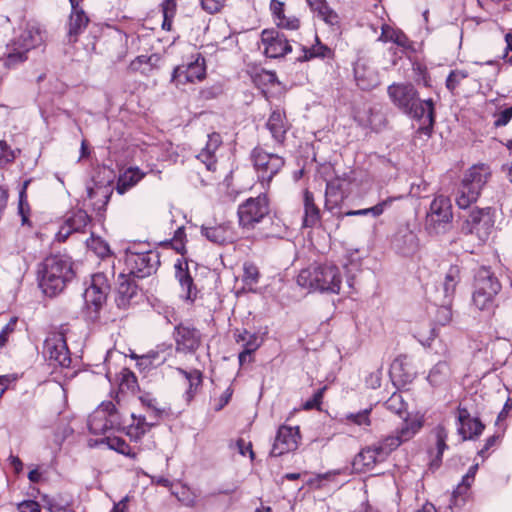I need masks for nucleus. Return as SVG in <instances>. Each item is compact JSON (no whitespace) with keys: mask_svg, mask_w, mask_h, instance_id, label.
<instances>
[{"mask_svg":"<svg viewBox=\"0 0 512 512\" xmlns=\"http://www.w3.org/2000/svg\"><path fill=\"white\" fill-rule=\"evenodd\" d=\"M370 413L371 409H364L356 413H349L346 415V421L348 424H354L362 428L370 426Z\"/></svg>","mask_w":512,"mask_h":512,"instance_id":"51","label":"nucleus"},{"mask_svg":"<svg viewBox=\"0 0 512 512\" xmlns=\"http://www.w3.org/2000/svg\"><path fill=\"white\" fill-rule=\"evenodd\" d=\"M269 214V198L266 193L249 197L237 209L239 225L244 229H254Z\"/></svg>","mask_w":512,"mask_h":512,"instance_id":"12","label":"nucleus"},{"mask_svg":"<svg viewBox=\"0 0 512 512\" xmlns=\"http://www.w3.org/2000/svg\"><path fill=\"white\" fill-rule=\"evenodd\" d=\"M387 95L394 107L415 122H422L423 111L437 105L432 97L422 99L418 89L409 81L391 83L387 87Z\"/></svg>","mask_w":512,"mask_h":512,"instance_id":"3","label":"nucleus"},{"mask_svg":"<svg viewBox=\"0 0 512 512\" xmlns=\"http://www.w3.org/2000/svg\"><path fill=\"white\" fill-rule=\"evenodd\" d=\"M18 322L17 317H12L9 322L2 328L0 332V348L7 343L9 336L15 331Z\"/></svg>","mask_w":512,"mask_h":512,"instance_id":"63","label":"nucleus"},{"mask_svg":"<svg viewBox=\"0 0 512 512\" xmlns=\"http://www.w3.org/2000/svg\"><path fill=\"white\" fill-rule=\"evenodd\" d=\"M250 340L248 343L243 344L244 349L242 352L239 353L238 360L240 366H242L246 362L251 361V355L254 351H256L260 343L258 341V336H250Z\"/></svg>","mask_w":512,"mask_h":512,"instance_id":"56","label":"nucleus"},{"mask_svg":"<svg viewBox=\"0 0 512 512\" xmlns=\"http://www.w3.org/2000/svg\"><path fill=\"white\" fill-rule=\"evenodd\" d=\"M141 403L149 410V417L157 421L163 413V410L158 407L157 400L150 394H144L140 397Z\"/></svg>","mask_w":512,"mask_h":512,"instance_id":"52","label":"nucleus"},{"mask_svg":"<svg viewBox=\"0 0 512 512\" xmlns=\"http://www.w3.org/2000/svg\"><path fill=\"white\" fill-rule=\"evenodd\" d=\"M299 47L303 54L295 59V63H305L313 59H331L335 55L327 44L323 45V50L322 48H312V46L307 47L303 44H300Z\"/></svg>","mask_w":512,"mask_h":512,"instance_id":"36","label":"nucleus"},{"mask_svg":"<svg viewBox=\"0 0 512 512\" xmlns=\"http://www.w3.org/2000/svg\"><path fill=\"white\" fill-rule=\"evenodd\" d=\"M390 42L402 48L403 52L416 54L415 43L401 29H392V38Z\"/></svg>","mask_w":512,"mask_h":512,"instance_id":"45","label":"nucleus"},{"mask_svg":"<svg viewBox=\"0 0 512 512\" xmlns=\"http://www.w3.org/2000/svg\"><path fill=\"white\" fill-rule=\"evenodd\" d=\"M43 507L49 512H66L72 506L73 499L71 496L59 493L53 496L44 494L41 497Z\"/></svg>","mask_w":512,"mask_h":512,"instance_id":"35","label":"nucleus"},{"mask_svg":"<svg viewBox=\"0 0 512 512\" xmlns=\"http://www.w3.org/2000/svg\"><path fill=\"white\" fill-rule=\"evenodd\" d=\"M403 198H404L403 195H393V196H388V197L378 201L374 205V208L376 210L377 216L378 217L381 216L388 208H390L392 206V204L395 201L401 200Z\"/></svg>","mask_w":512,"mask_h":512,"instance_id":"62","label":"nucleus"},{"mask_svg":"<svg viewBox=\"0 0 512 512\" xmlns=\"http://www.w3.org/2000/svg\"><path fill=\"white\" fill-rule=\"evenodd\" d=\"M201 235L213 244L223 245L228 242L227 231L223 225L214 227L201 226Z\"/></svg>","mask_w":512,"mask_h":512,"instance_id":"41","label":"nucleus"},{"mask_svg":"<svg viewBox=\"0 0 512 512\" xmlns=\"http://www.w3.org/2000/svg\"><path fill=\"white\" fill-rule=\"evenodd\" d=\"M277 29H285L290 31H295L300 28V19L296 16H284L276 23Z\"/></svg>","mask_w":512,"mask_h":512,"instance_id":"61","label":"nucleus"},{"mask_svg":"<svg viewBox=\"0 0 512 512\" xmlns=\"http://www.w3.org/2000/svg\"><path fill=\"white\" fill-rule=\"evenodd\" d=\"M321 220V211L315 203L314 194L309 189L303 190L302 227L313 228Z\"/></svg>","mask_w":512,"mask_h":512,"instance_id":"29","label":"nucleus"},{"mask_svg":"<svg viewBox=\"0 0 512 512\" xmlns=\"http://www.w3.org/2000/svg\"><path fill=\"white\" fill-rule=\"evenodd\" d=\"M451 368L446 360L437 362L429 371L427 381L432 387H441L448 383Z\"/></svg>","mask_w":512,"mask_h":512,"instance_id":"32","label":"nucleus"},{"mask_svg":"<svg viewBox=\"0 0 512 512\" xmlns=\"http://www.w3.org/2000/svg\"><path fill=\"white\" fill-rule=\"evenodd\" d=\"M173 338L177 352L192 354L200 347L201 332L189 323H179L174 327Z\"/></svg>","mask_w":512,"mask_h":512,"instance_id":"18","label":"nucleus"},{"mask_svg":"<svg viewBox=\"0 0 512 512\" xmlns=\"http://www.w3.org/2000/svg\"><path fill=\"white\" fill-rule=\"evenodd\" d=\"M495 212L494 207L475 206L465 219L462 229L469 234L475 232L481 241H486L495 225Z\"/></svg>","mask_w":512,"mask_h":512,"instance_id":"14","label":"nucleus"},{"mask_svg":"<svg viewBox=\"0 0 512 512\" xmlns=\"http://www.w3.org/2000/svg\"><path fill=\"white\" fill-rule=\"evenodd\" d=\"M387 410L402 416L406 412L407 404L400 393H393L391 397L384 403Z\"/></svg>","mask_w":512,"mask_h":512,"instance_id":"50","label":"nucleus"},{"mask_svg":"<svg viewBox=\"0 0 512 512\" xmlns=\"http://www.w3.org/2000/svg\"><path fill=\"white\" fill-rule=\"evenodd\" d=\"M251 160L258 173V180L263 185L264 183L269 185L285 163L283 157L274 153H267L263 149L257 147L251 152Z\"/></svg>","mask_w":512,"mask_h":512,"instance_id":"15","label":"nucleus"},{"mask_svg":"<svg viewBox=\"0 0 512 512\" xmlns=\"http://www.w3.org/2000/svg\"><path fill=\"white\" fill-rule=\"evenodd\" d=\"M389 373L394 383L403 386L411 383L416 375V372L410 365L408 356L405 354H401L393 360Z\"/></svg>","mask_w":512,"mask_h":512,"instance_id":"26","label":"nucleus"},{"mask_svg":"<svg viewBox=\"0 0 512 512\" xmlns=\"http://www.w3.org/2000/svg\"><path fill=\"white\" fill-rule=\"evenodd\" d=\"M222 144V137L220 133L218 132H212L208 134V140L205 145V147L202 150L201 155L214 157V154L216 150L221 146Z\"/></svg>","mask_w":512,"mask_h":512,"instance_id":"59","label":"nucleus"},{"mask_svg":"<svg viewBox=\"0 0 512 512\" xmlns=\"http://www.w3.org/2000/svg\"><path fill=\"white\" fill-rule=\"evenodd\" d=\"M469 76L468 72L465 70H451L446 77L445 86L447 90L451 93L459 86L460 81Z\"/></svg>","mask_w":512,"mask_h":512,"instance_id":"55","label":"nucleus"},{"mask_svg":"<svg viewBox=\"0 0 512 512\" xmlns=\"http://www.w3.org/2000/svg\"><path fill=\"white\" fill-rule=\"evenodd\" d=\"M110 290L108 278L104 273H95L91 276L89 286L84 290V313L94 322L99 318V312L106 303Z\"/></svg>","mask_w":512,"mask_h":512,"instance_id":"10","label":"nucleus"},{"mask_svg":"<svg viewBox=\"0 0 512 512\" xmlns=\"http://www.w3.org/2000/svg\"><path fill=\"white\" fill-rule=\"evenodd\" d=\"M343 276L331 261H314L300 270L297 284L311 293L339 294Z\"/></svg>","mask_w":512,"mask_h":512,"instance_id":"2","label":"nucleus"},{"mask_svg":"<svg viewBox=\"0 0 512 512\" xmlns=\"http://www.w3.org/2000/svg\"><path fill=\"white\" fill-rule=\"evenodd\" d=\"M421 427L422 423L418 420H405L395 434L363 448L352 462L353 469L360 473L371 472L378 464L384 462L392 451L411 439Z\"/></svg>","mask_w":512,"mask_h":512,"instance_id":"1","label":"nucleus"},{"mask_svg":"<svg viewBox=\"0 0 512 512\" xmlns=\"http://www.w3.org/2000/svg\"><path fill=\"white\" fill-rule=\"evenodd\" d=\"M133 423L130 425L128 435L132 438L139 439L145 433H147L157 421L151 419V422L146 420L145 416H136L132 414Z\"/></svg>","mask_w":512,"mask_h":512,"instance_id":"42","label":"nucleus"},{"mask_svg":"<svg viewBox=\"0 0 512 512\" xmlns=\"http://www.w3.org/2000/svg\"><path fill=\"white\" fill-rule=\"evenodd\" d=\"M118 174L107 164H102L93 169L89 182L86 183L87 198L92 201L91 208L96 214L97 221L103 223L108 204L115 187L113 183Z\"/></svg>","mask_w":512,"mask_h":512,"instance_id":"4","label":"nucleus"},{"mask_svg":"<svg viewBox=\"0 0 512 512\" xmlns=\"http://www.w3.org/2000/svg\"><path fill=\"white\" fill-rule=\"evenodd\" d=\"M43 353L51 364L67 368L71 365V355L62 330L52 331L44 341Z\"/></svg>","mask_w":512,"mask_h":512,"instance_id":"16","label":"nucleus"},{"mask_svg":"<svg viewBox=\"0 0 512 512\" xmlns=\"http://www.w3.org/2000/svg\"><path fill=\"white\" fill-rule=\"evenodd\" d=\"M140 296L138 286L135 281L131 279V276H128L125 271L120 272L115 297V302L118 308L127 309L132 304L136 303Z\"/></svg>","mask_w":512,"mask_h":512,"instance_id":"23","label":"nucleus"},{"mask_svg":"<svg viewBox=\"0 0 512 512\" xmlns=\"http://www.w3.org/2000/svg\"><path fill=\"white\" fill-rule=\"evenodd\" d=\"M433 435L436 441V453L434 456L433 462H441L443 453L448 449V445L446 443L448 439V431L443 425H437L433 429Z\"/></svg>","mask_w":512,"mask_h":512,"instance_id":"43","label":"nucleus"},{"mask_svg":"<svg viewBox=\"0 0 512 512\" xmlns=\"http://www.w3.org/2000/svg\"><path fill=\"white\" fill-rule=\"evenodd\" d=\"M501 288V283L490 267L481 266L474 275L473 305L480 311H491Z\"/></svg>","mask_w":512,"mask_h":512,"instance_id":"8","label":"nucleus"},{"mask_svg":"<svg viewBox=\"0 0 512 512\" xmlns=\"http://www.w3.org/2000/svg\"><path fill=\"white\" fill-rule=\"evenodd\" d=\"M85 245L95 256H116L109 243L94 232L86 239Z\"/></svg>","mask_w":512,"mask_h":512,"instance_id":"39","label":"nucleus"},{"mask_svg":"<svg viewBox=\"0 0 512 512\" xmlns=\"http://www.w3.org/2000/svg\"><path fill=\"white\" fill-rule=\"evenodd\" d=\"M146 175L138 166H130L118 173L115 190L119 195H124L136 186Z\"/></svg>","mask_w":512,"mask_h":512,"instance_id":"30","label":"nucleus"},{"mask_svg":"<svg viewBox=\"0 0 512 512\" xmlns=\"http://www.w3.org/2000/svg\"><path fill=\"white\" fill-rule=\"evenodd\" d=\"M249 75L254 86L260 89L261 95L266 100H269L270 98L269 92L265 89L266 86L277 85L282 87L283 89L285 88V85L279 80L275 70H268L263 67H254L249 72Z\"/></svg>","mask_w":512,"mask_h":512,"instance_id":"25","label":"nucleus"},{"mask_svg":"<svg viewBox=\"0 0 512 512\" xmlns=\"http://www.w3.org/2000/svg\"><path fill=\"white\" fill-rule=\"evenodd\" d=\"M91 216L84 208H77L71 212L64 223L74 232H84L86 226L91 222Z\"/></svg>","mask_w":512,"mask_h":512,"instance_id":"38","label":"nucleus"},{"mask_svg":"<svg viewBox=\"0 0 512 512\" xmlns=\"http://www.w3.org/2000/svg\"><path fill=\"white\" fill-rule=\"evenodd\" d=\"M391 244L397 256H414L419 246V240L415 232L405 225L397 229Z\"/></svg>","mask_w":512,"mask_h":512,"instance_id":"20","label":"nucleus"},{"mask_svg":"<svg viewBox=\"0 0 512 512\" xmlns=\"http://www.w3.org/2000/svg\"><path fill=\"white\" fill-rule=\"evenodd\" d=\"M318 18H320L324 23L329 26L339 25V15L338 13L329 6L328 2L322 8H319L317 12Z\"/></svg>","mask_w":512,"mask_h":512,"instance_id":"54","label":"nucleus"},{"mask_svg":"<svg viewBox=\"0 0 512 512\" xmlns=\"http://www.w3.org/2000/svg\"><path fill=\"white\" fill-rule=\"evenodd\" d=\"M89 22V17L84 9L71 10L68 19V36L76 41L79 35L85 30Z\"/></svg>","mask_w":512,"mask_h":512,"instance_id":"31","label":"nucleus"},{"mask_svg":"<svg viewBox=\"0 0 512 512\" xmlns=\"http://www.w3.org/2000/svg\"><path fill=\"white\" fill-rule=\"evenodd\" d=\"M118 265L122 262L126 266L128 276L145 278L156 272L160 265V258H117Z\"/></svg>","mask_w":512,"mask_h":512,"instance_id":"22","label":"nucleus"},{"mask_svg":"<svg viewBox=\"0 0 512 512\" xmlns=\"http://www.w3.org/2000/svg\"><path fill=\"white\" fill-rule=\"evenodd\" d=\"M100 443L106 444L109 449L114 450L125 456H129L131 458L136 457V453L132 450V448L126 443V441L123 438L106 437L102 439Z\"/></svg>","mask_w":512,"mask_h":512,"instance_id":"44","label":"nucleus"},{"mask_svg":"<svg viewBox=\"0 0 512 512\" xmlns=\"http://www.w3.org/2000/svg\"><path fill=\"white\" fill-rule=\"evenodd\" d=\"M1 156H0V167H5L15 162L16 158L21 154V149H12L6 140H1Z\"/></svg>","mask_w":512,"mask_h":512,"instance_id":"48","label":"nucleus"},{"mask_svg":"<svg viewBox=\"0 0 512 512\" xmlns=\"http://www.w3.org/2000/svg\"><path fill=\"white\" fill-rule=\"evenodd\" d=\"M87 425L90 433L98 435L119 428L122 420L115 404L104 401L90 414Z\"/></svg>","mask_w":512,"mask_h":512,"instance_id":"13","label":"nucleus"},{"mask_svg":"<svg viewBox=\"0 0 512 512\" xmlns=\"http://www.w3.org/2000/svg\"><path fill=\"white\" fill-rule=\"evenodd\" d=\"M207 77V62L203 54L192 53L186 62L176 65L170 77V83L177 88L186 84L202 82Z\"/></svg>","mask_w":512,"mask_h":512,"instance_id":"11","label":"nucleus"},{"mask_svg":"<svg viewBox=\"0 0 512 512\" xmlns=\"http://www.w3.org/2000/svg\"><path fill=\"white\" fill-rule=\"evenodd\" d=\"M43 44L42 31L39 27L32 26L26 29L20 39L12 40L7 45L3 58V66L6 69H16L29 59L28 54Z\"/></svg>","mask_w":512,"mask_h":512,"instance_id":"7","label":"nucleus"},{"mask_svg":"<svg viewBox=\"0 0 512 512\" xmlns=\"http://www.w3.org/2000/svg\"><path fill=\"white\" fill-rule=\"evenodd\" d=\"M352 70L356 85L362 91H370L378 85L373 71L366 65L363 59L358 58L353 62Z\"/></svg>","mask_w":512,"mask_h":512,"instance_id":"27","label":"nucleus"},{"mask_svg":"<svg viewBox=\"0 0 512 512\" xmlns=\"http://www.w3.org/2000/svg\"><path fill=\"white\" fill-rule=\"evenodd\" d=\"M224 93V85L222 82H216L211 86L201 88L199 98L205 101L217 99Z\"/></svg>","mask_w":512,"mask_h":512,"instance_id":"53","label":"nucleus"},{"mask_svg":"<svg viewBox=\"0 0 512 512\" xmlns=\"http://www.w3.org/2000/svg\"><path fill=\"white\" fill-rule=\"evenodd\" d=\"M177 372L182 375L188 383L185 397L187 401H190L194 397L196 390L202 384V373L197 369L187 371L182 368H177Z\"/></svg>","mask_w":512,"mask_h":512,"instance_id":"40","label":"nucleus"},{"mask_svg":"<svg viewBox=\"0 0 512 512\" xmlns=\"http://www.w3.org/2000/svg\"><path fill=\"white\" fill-rule=\"evenodd\" d=\"M437 121V109L436 106L428 107L423 111L422 122H418L419 126L415 130L414 136L420 137L425 136L426 140L430 139L435 131V125Z\"/></svg>","mask_w":512,"mask_h":512,"instance_id":"33","label":"nucleus"},{"mask_svg":"<svg viewBox=\"0 0 512 512\" xmlns=\"http://www.w3.org/2000/svg\"><path fill=\"white\" fill-rule=\"evenodd\" d=\"M460 280V267L458 265H451L445 274L441 289L437 291L436 297L443 298L444 303H452Z\"/></svg>","mask_w":512,"mask_h":512,"instance_id":"28","label":"nucleus"},{"mask_svg":"<svg viewBox=\"0 0 512 512\" xmlns=\"http://www.w3.org/2000/svg\"><path fill=\"white\" fill-rule=\"evenodd\" d=\"M337 194H338V189L335 188L331 183H327L326 189H325V203H324V209L326 211L333 213L334 209L341 208L340 204L343 201L342 196H340V199H337V198L335 200L331 199L332 196H337Z\"/></svg>","mask_w":512,"mask_h":512,"instance_id":"49","label":"nucleus"},{"mask_svg":"<svg viewBox=\"0 0 512 512\" xmlns=\"http://www.w3.org/2000/svg\"><path fill=\"white\" fill-rule=\"evenodd\" d=\"M512 119V105L503 109L499 114L496 115V119L493 122L495 128H500L508 125Z\"/></svg>","mask_w":512,"mask_h":512,"instance_id":"64","label":"nucleus"},{"mask_svg":"<svg viewBox=\"0 0 512 512\" xmlns=\"http://www.w3.org/2000/svg\"><path fill=\"white\" fill-rule=\"evenodd\" d=\"M70 260L71 258H43L38 265L39 286L46 296L54 297L61 293L76 276Z\"/></svg>","mask_w":512,"mask_h":512,"instance_id":"5","label":"nucleus"},{"mask_svg":"<svg viewBox=\"0 0 512 512\" xmlns=\"http://www.w3.org/2000/svg\"><path fill=\"white\" fill-rule=\"evenodd\" d=\"M435 303L439 306L436 312L435 321L444 326L452 319V303H444V299L440 297H435Z\"/></svg>","mask_w":512,"mask_h":512,"instance_id":"47","label":"nucleus"},{"mask_svg":"<svg viewBox=\"0 0 512 512\" xmlns=\"http://www.w3.org/2000/svg\"><path fill=\"white\" fill-rule=\"evenodd\" d=\"M492 175L490 166L486 163L472 165L463 175L457 188L455 203L461 210H466L476 203L483 188Z\"/></svg>","mask_w":512,"mask_h":512,"instance_id":"6","label":"nucleus"},{"mask_svg":"<svg viewBox=\"0 0 512 512\" xmlns=\"http://www.w3.org/2000/svg\"><path fill=\"white\" fill-rule=\"evenodd\" d=\"M18 215L21 218V224L31 225V221L29 220L30 216V206L28 203V194H18Z\"/></svg>","mask_w":512,"mask_h":512,"instance_id":"58","label":"nucleus"},{"mask_svg":"<svg viewBox=\"0 0 512 512\" xmlns=\"http://www.w3.org/2000/svg\"><path fill=\"white\" fill-rule=\"evenodd\" d=\"M158 60L159 56L156 53L151 55H138L130 62L128 69L131 72H140L141 74L146 75L156 67V62Z\"/></svg>","mask_w":512,"mask_h":512,"instance_id":"37","label":"nucleus"},{"mask_svg":"<svg viewBox=\"0 0 512 512\" xmlns=\"http://www.w3.org/2000/svg\"><path fill=\"white\" fill-rule=\"evenodd\" d=\"M452 209V202L448 196L434 197L425 218V230L429 235L445 234L452 229Z\"/></svg>","mask_w":512,"mask_h":512,"instance_id":"9","label":"nucleus"},{"mask_svg":"<svg viewBox=\"0 0 512 512\" xmlns=\"http://www.w3.org/2000/svg\"><path fill=\"white\" fill-rule=\"evenodd\" d=\"M137 246H139L137 249L132 246H127L124 249V256H150V254L153 253H155V256H161L160 252L155 250V248L152 249L149 243L139 242Z\"/></svg>","mask_w":512,"mask_h":512,"instance_id":"57","label":"nucleus"},{"mask_svg":"<svg viewBox=\"0 0 512 512\" xmlns=\"http://www.w3.org/2000/svg\"><path fill=\"white\" fill-rule=\"evenodd\" d=\"M263 55L270 59H282L293 51L287 36L277 28H264L260 33Z\"/></svg>","mask_w":512,"mask_h":512,"instance_id":"17","label":"nucleus"},{"mask_svg":"<svg viewBox=\"0 0 512 512\" xmlns=\"http://www.w3.org/2000/svg\"><path fill=\"white\" fill-rule=\"evenodd\" d=\"M283 118H285V113L276 108L271 111L265 123V127L271 133L272 138L279 142L284 141L287 132L284 129Z\"/></svg>","mask_w":512,"mask_h":512,"instance_id":"34","label":"nucleus"},{"mask_svg":"<svg viewBox=\"0 0 512 512\" xmlns=\"http://www.w3.org/2000/svg\"><path fill=\"white\" fill-rule=\"evenodd\" d=\"M188 258H179L175 264V278L181 287V298L193 302L197 296V288L189 272Z\"/></svg>","mask_w":512,"mask_h":512,"instance_id":"24","label":"nucleus"},{"mask_svg":"<svg viewBox=\"0 0 512 512\" xmlns=\"http://www.w3.org/2000/svg\"><path fill=\"white\" fill-rule=\"evenodd\" d=\"M485 425L477 418L472 417L467 408L459 406L457 409V431L462 440H474L479 437Z\"/></svg>","mask_w":512,"mask_h":512,"instance_id":"21","label":"nucleus"},{"mask_svg":"<svg viewBox=\"0 0 512 512\" xmlns=\"http://www.w3.org/2000/svg\"><path fill=\"white\" fill-rule=\"evenodd\" d=\"M174 241L176 242L177 246H174V252L179 254L180 256H186L187 254V248H186V230L184 226L178 227L175 232L174 236L172 237Z\"/></svg>","mask_w":512,"mask_h":512,"instance_id":"60","label":"nucleus"},{"mask_svg":"<svg viewBox=\"0 0 512 512\" xmlns=\"http://www.w3.org/2000/svg\"><path fill=\"white\" fill-rule=\"evenodd\" d=\"M300 430L298 426L292 427L281 425L276 433L270 455L279 457L286 453L295 451L300 441Z\"/></svg>","mask_w":512,"mask_h":512,"instance_id":"19","label":"nucleus"},{"mask_svg":"<svg viewBox=\"0 0 512 512\" xmlns=\"http://www.w3.org/2000/svg\"><path fill=\"white\" fill-rule=\"evenodd\" d=\"M412 71L414 74V81L416 84L422 85L425 88L432 87L431 75H430L426 65H424L418 61H414V62H412Z\"/></svg>","mask_w":512,"mask_h":512,"instance_id":"46","label":"nucleus"}]
</instances>
